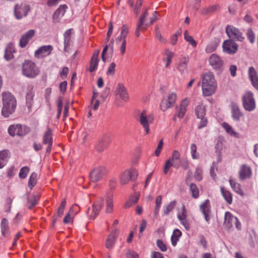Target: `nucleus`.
<instances>
[{"label":"nucleus","mask_w":258,"mask_h":258,"mask_svg":"<svg viewBox=\"0 0 258 258\" xmlns=\"http://www.w3.org/2000/svg\"><path fill=\"white\" fill-rule=\"evenodd\" d=\"M217 82L214 74L208 72L203 74L202 77V92L205 96H210L213 94L217 88Z\"/></svg>","instance_id":"1"},{"label":"nucleus","mask_w":258,"mask_h":258,"mask_svg":"<svg viewBox=\"0 0 258 258\" xmlns=\"http://www.w3.org/2000/svg\"><path fill=\"white\" fill-rule=\"evenodd\" d=\"M2 100L3 105L2 113L4 117H8L14 112L17 101L15 97L9 92L2 93Z\"/></svg>","instance_id":"2"},{"label":"nucleus","mask_w":258,"mask_h":258,"mask_svg":"<svg viewBox=\"0 0 258 258\" xmlns=\"http://www.w3.org/2000/svg\"><path fill=\"white\" fill-rule=\"evenodd\" d=\"M22 74L27 78H34L40 73L39 68L31 60H25L22 64Z\"/></svg>","instance_id":"3"},{"label":"nucleus","mask_w":258,"mask_h":258,"mask_svg":"<svg viewBox=\"0 0 258 258\" xmlns=\"http://www.w3.org/2000/svg\"><path fill=\"white\" fill-rule=\"evenodd\" d=\"M154 116L153 114L149 113L144 110L139 114V121L144 128L146 134L150 133V124L154 122Z\"/></svg>","instance_id":"4"},{"label":"nucleus","mask_w":258,"mask_h":258,"mask_svg":"<svg viewBox=\"0 0 258 258\" xmlns=\"http://www.w3.org/2000/svg\"><path fill=\"white\" fill-rule=\"evenodd\" d=\"M30 11V6L25 2L16 4L14 8V15L17 20H21L26 17Z\"/></svg>","instance_id":"5"},{"label":"nucleus","mask_w":258,"mask_h":258,"mask_svg":"<svg viewBox=\"0 0 258 258\" xmlns=\"http://www.w3.org/2000/svg\"><path fill=\"white\" fill-rule=\"evenodd\" d=\"M148 16V13L146 10L139 17V21L137 24L136 29L135 31V35L136 36L139 37L140 35V32L142 30L146 29L148 27L151 25L155 21V18L151 20L149 22L147 21Z\"/></svg>","instance_id":"6"},{"label":"nucleus","mask_w":258,"mask_h":258,"mask_svg":"<svg viewBox=\"0 0 258 258\" xmlns=\"http://www.w3.org/2000/svg\"><path fill=\"white\" fill-rule=\"evenodd\" d=\"M242 104L244 108L248 111H251L255 109V102L252 92L247 91L244 94L242 97Z\"/></svg>","instance_id":"7"},{"label":"nucleus","mask_w":258,"mask_h":258,"mask_svg":"<svg viewBox=\"0 0 258 258\" xmlns=\"http://www.w3.org/2000/svg\"><path fill=\"white\" fill-rule=\"evenodd\" d=\"M224 225L227 229H230L235 225L236 228L239 230L241 229V223L238 221L237 217L233 215L229 212H226L225 213V220Z\"/></svg>","instance_id":"8"},{"label":"nucleus","mask_w":258,"mask_h":258,"mask_svg":"<svg viewBox=\"0 0 258 258\" xmlns=\"http://www.w3.org/2000/svg\"><path fill=\"white\" fill-rule=\"evenodd\" d=\"M226 33L229 39L242 41L244 39L240 31L233 26L228 25L226 28Z\"/></svg>","instance_id":"9"},{"label":"nucleus","mask_w":258,"mask_h":258,"mask_svg":"<svg viewBox=\"0 0 258 258\" xmlns=\"http://www.w3.org/2000/svg\"><path fill=\"white\" fill-rule=\"evenodd\" d=\"M138 172L135 169L125 170L121 175L120 182L121 184L128 183L130 180H135L138 176Z\"/></svg>","instance_id":"10"},{"label":"nucleus","mask_w":258,"mask_h":258,"mask_svg":"<svg viewBox=\"0 0 258 258\" xmlns=\"http://www.w3.org/2000/svg\"><path fill=\"white\" fill-rule=\"evenodd\" d=\"M104 204L103 198H99L97 201L93 205L92 208H89L87 214L91 219H94L98 215Z\"/></svg>","instance_id":"11"},{"label":"nucleus","mask_w":258,"mask_h":258,"mask_svg":"<svg viewBox=\"0 0 258 258\" xmlns=\"http://www.w3.org/2000/svg\"><path fill=\"white\" fill-rule=\"evenodd\" d=\"M176 94L175 93H171L168 95L166 98H164L161 103V109L165 111L167 109L172 107L176 100Z\"/></svg>","instance_id":"12"},{"label":"nucleus","mask_w":258,"mask_h":258,"mask_svg":"<svg viewBox=\"0 0 258 258\" xmlns=\"http://www.w3.org/2000/svg\"><path fill=\"white\" fill-rule=\"evenodd\" d=\"M28 132V129L21 124H13L9 126L8 132L11 136L17 135L19 136H24Z\"/></svg>","instance_id":"13"},{"label":"nucleus","mask_w":258,"mask_h":258,"mask_svg":"<svg viewBox=\"0 0 258 258\" xmlns=\"http://www.w3.org/2000/svg\"><path fill=\"white\" fill-rule=\"evenodd\" d=\"M223 51L229 54H235L238 50V45L232 39L225 40L222 44Z\"/></svg>","instance_id":"14"},{"label":"nucleus","mask_w":258,"mask_h":258,"mask_svg":"<svg viewBox=\"0 0 258 258\" xmlns=\"http://www.w3.org/2000/svg\"><path fill=\"white\" fill-rule=\"evenodd\" d=\"M53 49V47L50 45L42 46L35 51L34 56L37 58L45 57L51 54Z\"/></svg>","instance_id":"15"},{"label":"nucleus","mask_w":258,"mask_h":258,"mask_svg":"<svg viewBox=\"0 0 258 258\" xmlns=\"http://www.w3.org/2000/svg\"><path fill=\"white\" fill-rule=\"evenodd\" d=\"M52 132L50 128H48L44 133L42 139V143L44 145H47L46 153L49 154L51 150L52 145Z\"/></svg>","instance_id":"16"},{"label":"nucleus","mask_w":258,"mask_h":258,"mask_svg":"<svg viewBox=\"0 0 258 258\" xmlns=\"http://www.w3.org/2000/svg\"><path fill=\"white\" fill-rule=\"evenodd\" d=\"M177 218L180 224L184 227L186 230H188L190 228V224L187 220V210L184 205L181 207V211L177 214Z\"/></svg>","instance_id":"17"},{"label":"nucleus","mask_w":258,"mask_h":258,"mask_svg":"<svg viewBox=\"0 0 258 258\" xmlns=\"http://www.w3.org/2000/svg\"><path fill=\"white\" fill-rule=\"evenodd\" d=\"M106 172V169L103 167H98L94 168L90 173V179L93 182L100 180Z\"/></svg>","instance_id":"18"},{"label":"nucleus","mask_w":258,"mask_h":258,"mask_svg":"<svg viewBox=\"0 0 258 258\" xmlns=\"http://www.w3.org/2000/svg\"><path fill=\"white\" fill-rule=\"evenodd\" d=\"M210 202L209 200H206L200 206V211L203 214L205 219L208 223H209L210 220Z\"/></svg>","instance_id":"19"},{"label":"nucleus","mask_w":258,"mask_h":258,"mask_svg":"<svg viewBox=\"0 0 258 258\" xmlns=\"http://www.w3.org/2000/svg\"><path fill=\"white\" fill-rule=\"evenodd\" d=\"M35 34V31L33 29H30L23 34L20 39V47L21 48L25 47L29 41L33 37Z\"/></svg>","instance_id":"20"},{"label":"nucleus","mask_w":258,"mask_h":258,"mask_svg":"<svg viewBox=\"0 0 258 258\" xmlns=\"http://www.w3.org/2000/svg\"><path fill=\"white\" fill-rule=\"evenodd\" d=\"M115 93L122 101L126 102L128 100L129 96L127 89L122 83H119L118 84Z\"/></svg>","instance_id":"21"},{"label":"nucleus","mask_w":258,"mask_h":258,"mask_svg":"<svg viewBox=\"0 0 258 258\" xmlns=\"http://www.w3.org/2000/svg\"><path fill=\"white\" fill-rule=\"evenodd\" d=\"M210 65L215 70H220L223 65V62L221 57L216 54H212L209 59Z\"/></svg>","instance_id":"22"},{"label":"nucleus","mask_w":258,"mask_h":258,"mask_svg":"<svg viewBox=\"0 0 258 258\" xmlns=\"http://www.w3.org/2000/svg\"><path fill=\"white\" fill-rule=\"evenodd\" d=\"M231 116L235 121H239L243 116L242 112L240 111L238 105L235 103H231Z\"/></svg>","instance_id":"23"},{"label":"nucleus","mask_w":258,"mask_h":258,"mask_svg":"<svg viewBox=\"0 0 258 258\" xmlns=\"http://www.w3.org/2000/svg\"><path fill=\"white\" fill-rule=\"evenodd\" d=\"M33 85H29L27 88V93L26 95V105L30 109L33 104V97L34 96V92L33 91Z\"/></svg>","instance_id":"24"},{"label":"nucleus","mask_w":258,"mask_h":258,"mask_svg":"<svg viewBox=\"0 0 258 258\" xmlns=\"http://www.w3.org/2000/svg\"><path fill=\"white\" fill-rule=\"evenodd\" d=\"M248 73L252 86L258 90V76L255 69L252 67H249Z\"/></svg>","instance_id":"25"},{"label":"nucleus","mask_w":258,"mask_h":258,"mask_svg":"<svg viewBox=\"0 0 258 258\" xmlns=\"http://www.w3.org/2000/svg\"><path fill=\"white\" fill-rule=\"evenodd\" d=\"M119 231L117 229L112 231L107 237L106 241V247L107 248H111L114 245L116 236L118 234Z\"/></svg>","instance_id":"26"},{"label":"nucleus","mask_w":258,"mask_h":258,"mask_svg":"<svg viewBox=\"0 0 258 258\" xmlns=\"http://www.w3.org/2000/svg\"><path fill=\"white\" fill-rule=\"evenodd\" d=\"M188 60L189 57L187 55L184 56L181 58L177 66V70L181 73V74H183L186 72Z\"/></svg>","instance_id":"27"},{"label":"nucleus","mask_w":258,"mask_h":258,"mask_svg":"<svg viewBox=\"0 0 258 258\" xmlns=\"http://www.w3.org/2000/svg\"><path fill=\"white\" fill-rule=\"evenodd\" d=\"M251 175V169L249 166L243 165L239 172V177L241 180L249 178Z\"/></svg>","instance_id":"28"},{"label":"nucleus","mask_w":258,"mask_h":258,"mask_svg":"<svg viewBox=\"0 0 258 258\" xmlns=\"http://www.w3.org/2000/svg\"><path fill=\"white\" fill-rule=\"evenodd\" d=\"M109 140L107 137L101 139L96 145V149L98 152H102L107 147L109 144Z\"/></svg>","instance_id":"29"},{"label":"nucleus","mask_w":258,"mask_h":258,"mask_svg":"<svg viewBox=\"0 0 258 258\" xmlns=\"http://www.w3.org/2000/svg\"><path fill=\"white\" fill-rule=\"evenodd\" d=\"M221 125L226 133L229 135L236 138L239 137V134L235 132L234 128L228 123L224 122L222 123Z\"/></svg>","instance_id":"30"},{"label":"nucleus","mask_w":258,"mask_h":258,"mask_svg":"<svg viewBox=\"0 0 258 258\" xmlns=\"http://www.w3.org/2000/svg\"><path fill=\"white\" fill-rule=\"evenodd\" d=\"M105 212L106 213H111L113 210V200L112 195H108L106 198Z\"/></svg>","instance_id":"31"},{"label":"nucleus","mask_w":258,"mask_h":258,"mask_svg":"<svg viewBox=\"0 0 258 258\" xmlns=\"http://www.w3.org/2000/svg\"><path fill=\"white\" fill-rule=\"evenodd\" d=\"M15 52L14 46L12 44H9L5 49V58L7 60H10L13 58V53Z\"/></svg>","instance_id":"32"},{"label":"nucleus","mask_w":258,"mask_h":258,"mask_svg":"<svg viewBox=\"0 0 258 258\" xmlns=\"http://www.w3.org/2000/svg\"><path fill=\"white\" fill-rule=\"evenodd\" d=\"M9 158V152L7 150L0 151V168H3Z\"/></svg>","instance_id":"33"},{"label":"nucleus","mask_w":258,"mask_h":258,"mask_svg":"<svg viewBox=\"0 0 258 258\" xmlns=\"http://www.w3.org/2000/svg\"><path fill=\"white\" fill-rule=\"evenodd\" d=\"M176 205V201L174 200L170 202L168 204L165 205L163 208L164 215L167 216L174 209Z\"/></svg>","instance_id":"34"},{"label":"nucleus","mask_w":258,"mask_h":258,"mask_svg":"<svg viewBox=\"0 0 258 258\" xmlns=\"http://www.w3.org/2000/svg\"><path fill=\"white\" fill-rule=\"evenodd\" d=\"M1 228L2 235L4 236H7L8 234L9 222L6 218H4L2 219Z\"/></svg>","instance_id":"35"},{"label":"nucleus","mask_w":258,"mask_h":258,"mask_svg":"<svg viewBox=\"0 0 258 258\" xmlns=\"http://www.w3.org/2000/svg\"><path fill=\"white\" fill-rule=\"evenodd\" d=\"M181 236V232L179 229H176L173 231L171 237V243L173 246H175L176 245Z\"/></svg>","instance_id":"36"},{"label":"nucleus","mask_w":258,"mask_h":258,"mask_svg":"<svg viewBox=\"0 0 258 258\" xmlns=\"http://www.w3.org/2000/svg\"><path fill=\"white\" fill-rule=\"evenodd\" d=\"M190 151L191 158L194 160H198L200 159V153L197 151V146L196 144L192 143L190 146Z\"/></svg>","instance_id":"37"},{"label":"nucleus","mask_w":258,"mask_h":258,"mask_svg":"<svg viewBox=\"0 0 258 258\" xmlns=\"http://www.w3.org/2000/svg\"><path fill=\"white\" fill-rule=\"evenodd\" d=\"M229 183L231 187L236 193L239 194L241 196L243 195V192L241 190L240 185L239 183H236L234 180L231 179H229Z\"/></svg>","instance_id":"38"},{"label":"nucleus","mask_w":258,"mask_h":258,"mask_svg":"<svg viewBox=\"0 0 258 258\" xmlns=\"http://www.w3.org/2000/svg\"><path fill=\"white\" fill-rule=\"evenodd\" d=\"M172 166H173L176 168H178L179 167V164H177L176 163L172 162L171 159H169L168 160H167L166 161L165 165L164 166V169H163L164 173L167 174L169 168Z\"/></svg>","instance_id":"39"},{"label":"nucleus","mask_w":258,"mask_h":258,"mask_svg":"<svg viewBox=\"0 0 258 258\" xmlns=\"http://www.w3.org/2000/svg\"><path fill=\"white\" fill-rule=\"evenodd\" d=\"M195 113L198 118L203 117L206 114L205 107L203 104H199L195 108Z\"/></svg>","instance_id":"40"},{"label":"nucleus","mask_w":258,"mask_h":258,"mask_svg":"<svg viewBox=\"0 0 258 258\" xmlns=\"http://www.w3.org/2000/svg\"><path fill=\"white\" fill-rule=\"evenodd\" d=\"M221 191L225 201L228 204H231L232 201V198L231 193L229 191L225 190L222 187H221Z\"/></svg>","instance_id":"41"},{"label":"nucleus","mask_w":258,"mask_h":258,"mask_svg":"<svg viewBox=\"0 0 258 258\" xmlns=\"http://www.w3.org/2000/svg\"><path fill=\"white\" fill-rule=\"evenodd\" d=\"M162 197L160 195L158 196L156 199V204L154 211V214L155 217H156L159 214L160 208L162 203Z\"/></svg>","instance_id":"42"},{"label":"nucleus","mask_w":258,"mask_h":258,"mask_svg":"<svg viewBox=\"0 0 258 258\" xmlns=\"http://www.w3.org/2000/svg\"><path fill=\"white\" fill-rule=\"evenodd\" d=\"M65 13L64 6L59 7L54 12L53 15V19L55 22H57V19L59 16H63Z\"/></svg>","instance_id":"43"},{"label":"nucleus","mask_w":258,"mask_h":258,"mask_svg":"<svg viewBox=\"0 0 258 258\" xmlns=\"http://www.w3.org/2000/svg\"><path fill=\"white\" fill-rule=\"evenodd\" d=\"M37 174L35 172L32 173L30 176L28 185L31 189H32L37 182Z\"/></svg>","instance_id":"44"},{"label":"nucleus","mask_w":258,"mask_h":258,"mask_svg":"<svg viewBox=\"0 0 258 258\" xmlns=\"http://www.w3.org/2000/svg\"><path fill=\"white\" fill-rule=\"evenodd\" d=\"M189 189L192 197L195 199L198 198L199 196V190L197 186L194 183H191Z\"/></svg>","instance_id":"45"},{"label":"nucleus","mask_w":258,"mask_h":258,"mask_svg":"<svg viewBox=\"0 0 258 258\" xmlns=\"http://www.w3.org/2000/svg\"><path fill=\"white\" fill-rule=\"evenodd\" d=\"M76 206H72L70 208L69 212L66 215L64 219L63 222L66 224L69 223L71 222L72 220L73 216H74V209Z\"/></svg>","instance_id":"46"},{"label":"nucleus","mask_w":258,"mask_h":258,"mask_svg":"<svg viewBox=\"0 0 258 258\" xmlns=\"http://www.w3.org/2000/svg\"><path fill=\"white\" fill-rule=\"evenodd\" d=\"M218 43L216 42H211L206 47L205 51L210 53L215 51L217 48Z\"/></svg>","instance_id":"47"},{"label":"nucleus","mask_w":258,"mask_h":258,"mask_svg":"<svg viewBox=\"0 0 258 258\" xmlns=\"http://www.w3.org/2000/svg\"><path fill=\"white\" fill-rule=\"evenodd\" d=\"M98 62V59L91 58L89 67V71L90 72H93L97 69Z\"/></svg>","instance_id":"48"},{"label":"nucleus","mask_w":258,"mask_h":258,"mask_svg":"<svg viewBox=\"0 0 258 258\" xmlns=\"http://www.w3.org/2000/svg\"><path fill=\"white\" fill-rule=\"evenodd\" d=\"M29 168L28 167L24 166V167H22L20 170V172L19 174V177L21 179L25 178L27 177V174L29 173Z\"/></svg>","instance_id":"49"},{"label":"nucleus","mask_w":258,"mask_h":258,"mask_svg":"<svg viewBox=\"0 0 258 258\" xmlns=\"http://www.w3.org/2000/svg\"><path fill=\"white\" fill-rule=\"evenodd\" d=\"M216 10V6H211L209 8H204L201 10V13L202 15H207L210 13L215 12Z\"/></svg>","instance_id":"50"},{"label":"nucleus","mask_w":258,"mask_h":258,"mask_svg":"<svg viewBox=\"0 0 258 258\" xmlns=\"http://www.w3.org/2000/svg\"><path fill=\"white\" fill-rule=\"evenodd\" d=\"M174 53L172 52H168L166 53V57L163 59L165 63V67L168 68L171 61V58L173 57Z\"/></svg>","instance_id":"51"},{"label":"nucleus","mask_w":258,"mask_h":258,"mask_svg":"<svg viewBox=\"0 0 258 258\" xmlns=\"http://www.w3.org/2000/svg\"><path fill=\"white\" fill-rule=\"evenodd\" d=\"M66 204V200L65 199L63 200L57 210V214L58 217H60L62 215Z\"/></svg>","instance_id":"52"},{"label":"nucleus","mask_w":258,"mask_h":258,"mask_svg":"<svg viewBox=\"0 0 258 258\" xmlns=\"http://www.w3.org/2000/svg\"><path fill=\"white\" fill-rule=\"evenodd\" d=\"M38 199L39 197H37L35 196H33L31 199H28V202L30 204V205L29 206V208L30 209H32L37 204Z\"/></svg>","instance_id":"53"},{"label":"nucleus","mask_w":258,"mask_h":258,"mask_svg":"<svg viewBox=\"0 0 258 258\" xmlns=\"http://www.w3.org/2000/svg\"><path fill=\"white\" fill-rule=\"evenodd\" d=\"M202 173H203V170L200 167H197L196 172L195 173V178L200 181L202 180L203 176H202Z\"/></svg>","instance_id":"54"},{"label":"nucleus","mask_w":258,"mask_h":258,"mask_svg":"<svg viewBox=\"0 0 258 258\" xmlns=\"http://www.w3.org/2000/svg\"><path fill=\"white\" fill-rule=\"evenodd\" d=\"M180 158V154L177 150H174L172 154L171 160L173 163H176V160H179Z\"/></svg>","instance_id":"55"},{"label":"nucleus","mask_w":258,"mask_h":258,"mask_svg":"<svg viewBox=\"0 0 258 258\" xmlns=\"http://www.w3.org/2000/svg\"><path fill=\"white\" fill-rule=\"evenodd\" d=\"M157 245L162 251H166L167 249L166 244L160 239L157 240Z\"/></svg>","instance_id":"56"},{"label":"nucleus","mask_w":258,"mask_h":258,"mask_svg":"<svg viewBox=\"0 0 258 258\" xmlns=\"http://www.w3.org/2000/svg\"><path fill=\"white\" fill-rule=\"evenodd\" d=\"M247 39L251 43H253L255 41V35L253 32L251 30H248L247 32Z\"/></svg>","instance_id":"57"},{"label":"nucleus","mask_w":258,"mask_h":258,"mask_svg":"<svg viewBox=\"0 0 258 258\" xmlns=\"http://www.w3.org/2000/svg\"><path fill=\"white\" fill-rule=\"evenodd\" d=\"M181 31L179 30L177 31L174 35H173L171 38V43L172 45L176 44L178 40V37L181 34Z\"/></svg>","instance_id":"58"},{"label":"nucleus","mask_w":258,"mask_h":258,"mask_svg":"<svg viewBox=\"0 0 258 258\" xmlns=\"http://www.w3.org/2000/svg\"><path fill=\"white\" fill-rule=\"evenodd\" d=\"M116 64L114 62H111L107 70V75L110 76H113L115 73V68Z\"/></svg>","instance_id":"59"},{"label":"nucleus","mask_w":258,"mask_h":258,"mask_svg":"<svg viewBox=\"0 0 258 258\" xmlns=\"http://www.w3.org/2000/svg\"><path fill=\"white\" fill-rule=\"evenodd\" d=\"M199 118L201 119V121L199 123L198 128L201 129L205 127L208 122L207 118L205 117V116H203V117H199Z\"/></svg>","instance_id":"60"},{"label":"nucleus","mask_w":258,"mask_h":258,"mask_svg":"<svg viewBox=\"0 0 258 258\" xmlns=\"http://www.w3.org/2000/svg\"><path fill=\"white\" fill-rule=\"evenodd\" d=\"M128 32V29L127 26L126 25H124L122 26L120 34L121 35L122 37L126 38Z\"/></svg>","instance_id":"61"},{"label":"nucleus","mask_w":258,"mask_h":258,"mask_svg":"<svg viewBox=\"0 0 258 258\" xmlns=\"http://www.w3.org/2000/svg\"><path fill=\"white\" fill-rule=\"evenodd\" d=\"M143 0H137L136 6L134 9V12L138 15L140 12V9L142 5Z\"/></svg>","instance_id":"62"},{"label":"nucleus","mask_w":258,"mask_h":258,"mask_svg":"<svg viewBox=\"0 0 258 258\" xmlns=\"http://www.w3.org/2000/svg\"><path fill=\"white\" fill-rule=\"evenodd\" d=\"M69 68L68 67H64L60 73V76L62 79H64L69 73Z\"/></svg>","instance_id":"63"},{"label":"nucleus","mask_w":258,"mask_h":258,"mask_svg":"<svg viewBox=\"0 0 258 258\" xmlns=\"http://www.w3.org/2000/svg\"><path fill=\"white\" fill-rule=\"evenodd\" d=\"M127 258H139V255L137 253L133 251H129L127 253Z\"/></svg>","instance_id":"64"}]
</instances>
